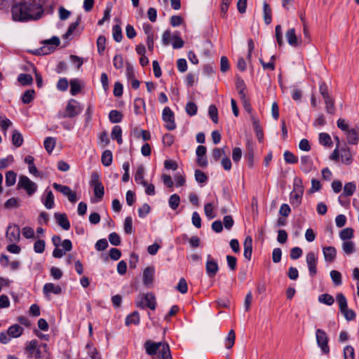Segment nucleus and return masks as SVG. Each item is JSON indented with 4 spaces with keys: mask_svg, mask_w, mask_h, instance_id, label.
<instances>
[{
    "mask_svg": "<svg viewBox=\"0 0 359 359\" xmlns=\"http://www.w3.org/2000/svg\"><path fill=\"white\" fill-rule=\"evenodd\" d=\"M43 13V3L21 0L13 3L11 6L12 20L15 22H27L37 20L42 18Z\"/></svg>",
    "mask_w": 359,
    "mask_h": 359,
    "instance_id": "obj_1",
    "label": "nucleus"
},
{
    "mask_svg": "<svg viewBox=\"0 0 359 359\" xmlns=\"http://www.w3.org/2000/svg\"><path fill=\"white\" fill-rule=\"evenodd\" d=\"M304 194V186L300 178L294 179L293 189L290 194V202L294 208H297L302 203Z\"/></svg>",
    "mask_w": 359,
    "mask_h": 359,
    "instance_id": "obj_2",
    "label": "nucleus"
},
{
    "mask_svg": "<svg viewBox=\"0 0 359 359\" xmlns=\"http://www.w3.org/2000/svg\"><path fill=\"white\" fill-rule=\"evenodd\" d=\"M135 304L140 309L148 307L151 310H154L156 309L155 296L151 292H148L146 294H140L137 297Z\"/></svg>",
    "mask_w": 359,
    "mask_h": 359,
    "instance_id": "obj_3",
    "label": "nucleus"
},
{
    "mask_svg": "<svg viewBox=\"0 0 359 359\" xmlns=\"http://www.w3.org/2000/svg\"><path fill=\"white\" fill-rule=\"evenodd\" d=\"M82 111V107L75 100L72 99L66 106L65 113L59 114V118H73L79 115Z\"/></svg>",
    "mask_w": 359,
    "mask_h": 359,
    "instance_id": "obj_4",
    "label": "nucleus"
},
{
    "mask_svg": "<svg viewBox=\"0 0 359 359\" xmlns=\"http://www.w3.org/2000/svg\"><path fill=\"white\" fill-rule=\"evenodd\" d=\"M162 41L164 45H184V43L179 32L172 33L169 29L163 32Z\"/></svg>",
    "mask_w": 359,
    "mask_h": 359,
    "instance_id": "obj_5",
    "label": "nucleus"
},
{
    "mask_svg": "<svg viewBox=\"0 0 359 359\" xmlns=\"http://www.w3.org/2000/svg\"><path fill=\"white\" fill-rule=\"evenodd\" d=\"M316 342L322 352L327 354L330 351L328 346L329 338L326 332L322 329H317L316 331Z\"/></svg>",
    "mask_w": 359,
    "mask_h": 359,
    "instance_id": "obj_6",
    "label": "nucleus"
},
{
    "mask_svg": "<svg viewBox=\"0 0 359 359\" xmlns=\"http://www.w3.org/2000/svg\"><path fill=\"white\" fill-rule=\"evenodd\" d=\"M164 346H168L166 343H161V342H152L151 341H147L144 343V348L146 350V352L149 355H154L157 353H158L160 357H162L164 355V353L163 352V348H164Z\"/></svg>",
    "mask_w": 359,
    "mask_h": 359,
    "instance_id": "obj_7",
    "label": "nucleus"
},
{
    "mask_svg": "<svg viewBox=\"0 0 359 359\" xmlns=\"http://www.w3.org/2000/svg\"><path fill=\"white\" fill-rule=\"evenodd\" d=\"M18 185L19 188L24 189L29 196H32L37 190L36 184L25 175L20 177Z\"/></svg>",
    "mask_w": 359,
    "mask_h": 359,
    "instance_id": "obj_8",
    "label": "nucleus"
},
{
    "mask_svg": "<svg viewBox=\"0 0 359 359\" xmlns=\"http://www.w3.org/2000/svg\"><path fill=\"white\" fill-rule=\"evenodd\" d=\"M53 187L56 191L67 196L69 202L75 203L77 201L78 198L76 192L72 191L69 187L62 185L56 182L53 184Z\"/></svg>",
    "mask_w": 359,
    "mask_h": 359,
    "instance_id": "obj_9",
    "label": "nucleus"
},
{
    "mask_svg": "<svg viewBox=\"0 0 359 359\" xmlns=\"http://www.w3.org/2000/svg\"><path fill=\"white\" fill-rule=\"evenodd\" d=\"M219 271V265L217 260L210 255H207V261L205 263V272L210 278H214Z\"/></svg>",
    "mask_w": 359,
    "mask_h": 359,
    "instance_id": "obj_10",
    "label": "nucleus"
},
{
    "mask_svg": "<svg viewBox=\"0 0 359 359\" xmlns=\"http://www.w3.org/2000/svg\"><path fill=\"white\" fill-rule=\"evenodd\" d=\"M162 118L163 121L165 123V128L168 130H173L176 128V124L175 123V116L174 113L170 109V107H166L163 109L162 113Z\"/></svg>",
    "mask_w": 359,
    "mask_h": 359,
    "instance_id": "obj_11",
    "label": "nucleus"
},
{
    "mask_svg": "<svg viewBox=\"0 0 359 359\" xmlns=\"http://www.w3.org/2000/svg\"><path fill=\"white\" fill-rule=\"evenodd\" d=\"M79 22L80 18H79L76 22L71 23L69 26L67 32L62 36V39L66 41V43H69L74 38L80 35L81 32L78 29Z\"/></svg>",
    "mask_w": 359,
    "mask_h": 359,
    "instance_id": "obj_12",
    "label": "nucleus"
},
{
    "mask_svg": "<svg viewBox=\"0 0 359 359\" xmlns=\"http://www.w3.org/2000/svg\"><path fill=\"white\" fill-rule=\"evenodd\" d=\"M6 236L11 243H17L20 238V227L16 224L9 225L7 228Z\"/></svg>",
    "mask_w": 359,
    "mask_h": 359,
    "instance_id": "obj_13",
    "label": "nucleus"
},
{
    "mask_svg": "<svg viewBox=\"0 0 359 359\" xmlns=\"http://www.w3.org/2000/svg\"><path fill=\"white\" fill-rule=\"evenodd\" d=\"M306 264L309 268V275L313 277L317 273L318 258L313 252H309L306 257Z\"/></svg>",
    "mask_w": 359,
    "mask_h": 359,
    "instance_id": "obj_14",
    "label": "nucleus"
},
{
    "mask_svg": "<svg viewBox=\"0 0 359 359\" xmlns=\"http://www.w3.org/2000/svg\"><path fill=\"white\" fill-rule=\"evenodd\" d=\"M300 169L307 174L315 170L312 158L309 155H304L300 158Z\"/></svg>",
    "mask_w": 359,
    "mask_h": 359,
    "instance_id": "obj_15",
    "label": "nucleus"
},
{
    "mask_svg": "<svg viewBox=\"0 0 359 359\" xmlns=\"http://www.w3.org/2000/svg\"><path fill=\"white\" fill-rule=\"evenodd\" d=\"M34 354L35 359H50L48 346L46 344H41Z\"/></svg>",
    "mask_w": 359,
    "mask_h": 359,
    "instance_id": "obj_16",
    "label": "nucleus"
},
{
    "mask_svg": "<svg viewBox=\"0 0 359 359\" xmlns=\"http://www.w3.org/2000/svg\"><path fill=\"white\" fill-rule=\"evenodd\" d=\"M57 46H40L34 49H29L27 52L36 55H45L55 51Z\"/></svg>",
    "mask_w": 359,
    "mask_h": 359,
    "instance_id": "obj_17",
    "label": "nucleus"
},
{
    "mask_svg": "<svg viewBox=\"0 0 359 359\" xmlns=\"http://www.w3.org/2000/svg\"><path fill=\"white\" fill-rule=\"evenodd\" d=\"M55 219L57 224L65 230H69L70 228V223L67 219L66 214L55 212L54 215Z\"/></svg>",
    "mask_w": 359,
    "mask_h": 359,
    "instance_id": "obj_18",
    "label": "nucleus"
},
{
    "mask_svg": "<svg viewBox=\"0 0 359 359\" xmlns=\"http://www.w3.org/2000/svg\"><path fill=\"white\" fill-rule=\"evenodd\" d=\"M341 162L344 164L349 165L352 163V156L348 147L344 144L343 147L339 149Z\"/></svg>",
    "mask_w": 359,
    "mask_h": 359,
    "instance_id": "obj_19",
    "label": "nucleus"
},
{
    "mask_svg": "<svg viewBox=\"0 0 359 359\" xmlns=\"http://www.w3.org/2000/svg\"><path fill=\"white\" fill-rule=\"evenodd\" d=\"M154 276V267H147L143 272V283L146 286L152 285Z\"/></svg>",
    "mask_w": 359,
    "mask_h": 359,
    "instance_id": "obj_20",
    "label": "nucleus"
},
{
    "mask_svg": "<svg viewBox=\"0 0 359 359\" xmlns=\"http://www.w3.org/2000/svg\"><path fill=\"white\" fill-rule=\"evenodd\" d=\"M243 256L248 260H250L252 253V238L248 236L245 238L243 243Z\"/></svg>",
    "mask_w": 359,
    "mask_h": 359,
    "instance_id": "obj_21",
    "label": "nucleus"
},
{
    "mask_svg": "<svg viewBox=\"0 0 359 359\" xmlns=\"http://www.w3.org/2000/svg\"><path fill=\"white\" fill-rule=\"evenodd\" d=\"M324 258L326 262H332L336 257L337 250L332 246L324 247L323 248Z\"/></svg>",
    "mask_w": 359,
    "mask_h": 359,
    "instance_id": "obj_22",
    "label": "nucleus"
},
{
    "mask_svg": "<svg viewBox=\"0 0 359 359\" xmlns=\"http://www.w3.org/2000/svg\"><path fill=\"white\" fill-rule=\"evenodd\" d=\"M134 112L136 115H142L146 111L145 102L140 97L135 99L133 102Z\"/></svg>",
    "mask_w": 359,
    "mask_h": 359,
    "instance_id": "obj_23",
    "label": "nucleus"
},
{
    "mask_svg": "<svg viewBox=\"0 0 359 359\" xmlns=\"http://www.w3.org/2000/svg\"><path fill=\"white\" fill-rule=\"evenodd\" d=\"M347 141L351 144H356L359 141V133L356 128L349 129L346 133Z\"/></svg>",
    "mask_w": 359,
    "mask_h": 359,
    "instance_id": "obj_24",
    "label": "nucleus"
},
{
    "mask_svg": "<svg viewBox=\"0 0 359 359\" xmlns=\"http://www.w3.org/2000/svg\"><path fill=\"white\" fill-rule=\"evenodd\" d=\"M43 290L45 294H48L50 293L59 294L62 292V289L60 285H55L52 283H46L43 285Z\"/></svg>",
    "mask_w": 359,
    "mask_h": 359,
    "instance_id": "obj_25",
    "label": "nucleus"
},
{
    "mask_svg": "<svg viewBox=\"0 0 359 359\" xmlns=\"http://www.w3.org/2000/svg\"><path fill=\"white\" fill-rule=\"evenodd\" d=\"M39 346L38 341L36 339L27 342L25 352L28 353L27 357L32 358Z\"/></svg>",
    "mask_w": 359,
    "mask_h": 359,
    "instance_id": "obj_26",
    "label": "nucleus"
},
{
    "mask_svg": "<svg viewBox=\"0 0 359 359\" xmlns=\"http://www.w3.org/2000/svg\"><path fill=\"white\" fill-rule=\"evenodd\" d=\"M23 330V328L20 325L14 324L8 327V334L11 337L17 338L22 334Z\"/></svg>",
    "mask_w": 359,
    "mask_h": 359,
    "instance_id": "obj_27",
    "label": "nucleus"
},
{
    "mask_svg": "<svg viewBox=\"0 0 359 359\" xmlns=\"http://www.w3.org/2000/svg\"><path fill=\"white\" fill-rule=\"evenodd\" d=\"M43 203L47 209H52L54 207V196L52 191L46 189V198L43 200Z\"/></svg>",
    "mask_w": 359,
    "mask_h": 359,
    "instance_id": "obj_28",
    "label": "nucleus"
},
{
    "mask_svg": "<svg viewBox=\"0 0 359 359\" xmlns=\"http://www.w3.org/2000/svg\"><path fill=\"white\" fill-rule=\"evenodd\" d=\"M356 190V185L354 182L346 183L344 187L343 193L340 195L339 198L342 196H351Z\"/></svg>",
    "mask_w": 359,
    "mask_h": 359,
    "instance_id": "obj_29",
    "label": "nucleus"
},
{
    "mask_svg": "<svg viewBox=\"0 0 359 359\" xmlns=\"http://www.w3.org/2000/svg\"><path fill=\"white\" fill-rule=\"evenodd\" d=\"M264 20L266 25H269L272 20V11L269 4L264 1L263 4Z\"/></svg>",
    "mask_w": 359,
    "mask_h": 359,
    "instance_id": "obj_30",
    "label": "nucleus"
},
{
    "mask_svg": "<svg viewBox=\"0 0 359 359\" xmlns=\"http://www.w3.org/2000/svg\"><path fill=\"white\" fill-rule=\"evenodd\" d=\"M285 38L290 45H295L297 42V37L294 28H290L285 32Z\"/></svg>",
    "mask_w": 359,
    "mask_h": 359,
    "instance_id": "obj_31",
    "label": "nucleus"
},
{
    "mask_svg": "<svg viewBox=\"0 0 359 359\" xmlns=\"http://www.w3.org/2000/svg\"><path fill=\"white\" fill-rule=\"evenodd\" d=\"M144 168L142 165H140L137 167V170L135 174V181L137 184H146V181L144 180Z\"/></svg>",
    "mask_w": 359,
    "mask_h": 359,
    "instance_id": "obj_32",
    "label": "nucleus"
},
{
    "mask_svg": "<svg viewBox=\"0 0 359 359\" xmlns=\"http://www.w3.org/2000/svg\"><path fill=\"white\" fill-rule=\"evenodd\" d=\"M125 323L127 326L132 324L138 325L140 323V315L137 311H133L132 313L128 315L126 318Z\"/></svg>",
    "mask_w": 359,
    "mask_h": 359,
    "instance_id": "obj_33",
    "label": "nucleus"
},
{
    "mask_svg": "<svg viewBox=\"0 0 359 359\" xmlns=\"http://www.w3.org/2000/svg\"><path fill=\"white\" fill-rule=\"evenodd\" d=\"M111 138L113 140H116L118 144H121L123 143L122 139V129L119 126H115L112 128L111 131Z\"/></svg>",
    "mask_w": 359,
    "mask_h": 359,
    "instance_id": "obj_34",
    "label": "nucleus"
},
{
    "mask_svg": "<svg viewBox=\"0 0 359 359\" xmlns=\"http://www.w3.org/2000/svg\"><path fill=\"white\" fill-rule=\"evenodd\" d=\"M13 125V123L5 116H0V128L4 133V135H6L7 130Z\"/></svg>",
    "mask_w": 359,
    "mask_h": 359,
    "instance_id": "obj_35",
    "label": "nucleus"
},
{
    "mask_svg": "<svg viewBox=\"0 0 359 359\" xmlns=\"http://www.w3.org/2000/svg\"><path fill=\"white\" fill-rule=\"evenodd\" d=\"M236 88L238 91V93L240 96V98H243L244 97H246L245 95V84L244 81L241 79L238 78L236 81Z\"/></svg>",
    "mask_w": 359,
    "mask_h": 359,
    "instance_id": "obj_36",
    "label": "nucleus"
},
{
    "mask_svg": "<svg viewBox=\"0 0 359 359\" xmlns=\"http://www.w3.org/2000/svg\"><path fill=\"white\" fill-rule=\"evenodd\" d=\"M12 143L16 147H20L23 143V137L22 134L17 130L13 131Z\"/></svg>",
    "mask_w": 359,
    "mask_h": 359,
    "instance_id": "obj_37",
    "label": "nucleus"
},
{
    "mask_svg": "<svg viewBox=\"0 0 359 359\" xmlns=\"http://www.w3.org/2000/svg\"><path fill=\"white\" fill-rule=\"evenodd\" d=\"M56 140L54 137H48L44 140V148L48 154H50L55 148Z\"/></svg>",
    "mask_w": 359,
    "mask_h": 359,
    "instance_id": "obj_38",
    "label": "nucleus"
},
{
    "mask_svg": "<svg viewBox=\"0 0 359 359\" xmlns=\"http://www.w3.org/2000/svg\"><path fill=\"white\" fill-rule=\"evenodd\" d=\"M35 96V91L33 89L27 90L22 95V102L24 104L30 103L34 99Z\"/></svg>",
    "mask_w": 359,
    "mask_h": 359,
    "instance_id": "obj_39",
    "label": "nucleus"
},
{
    "mask_svg": "<svg viewBox=\"0 0 359 359\" xmlns=\"http://www.w3.org/2000/svg\"><path fill=\"white\" fill-rule=\"evenodd\" d=\"M319 142L325 147H331L332 145L331 137L329 134L325 133H321L319 134Z\"/></svg>",
    "mask_w": 359,
    "mask_h": 359,
    "instance_id": "obj_40",
    "label": "nucleus"
},
{
    "mask_svg": "<svg viewBox=\"0 0 359 359\" xmlns=\"http://www.w3.org/2000/svg\"><path fill=\"white\" fill-rule=\"evenodd\" d=\"M109 118L111 123H120L123 118V114L117 110H111L109 114Z\"/></svg>",
    "mask_w": 359,
    "mask_h": 359,
    "instance_id": "obj_41",
    "label": "nucleus"
},
{
    "mask_svg": "<svg viewBox=\"0 0 359 359\" xmlns=\"http://www.w3.org/2000/svg\"><path fill=\"white\" fill-rule=\"evenodd\" d=\"M81 89L80 81L78 79L70 81V93L72 95H77Z\"/></svg>",
    "mask_w": 359,
    "mask_h": 359,
    "instance_id": "obj_42",
    "label": "nucleus"
},
{
    "mask_svg": "<svg viewBox=\"0 0 359 359\" xmlns=\"http://www.w3.org/2000/svg\"><path fill=\"white\" fill-rule=\"evenodd\" d=\"M18 81L22 85V86H27L30 85L33 82L32 76L30 74H19L18 77Z\"/></svg>",
    "mask_w": 359,
    "mask_h": 359,
    "instance_id": "obj_43",
    "label": "nucleus"
},
{
    "mask_svg": "<svg viewBox=\"0 0 359 359\" xmlns=\"http://www.w3.org/2000/svg\"><path fill=\"white\" fill-rule=\"evenodd\" d=\"M93 189V192L95 194V196L96 197L97 201H100L104 194V188L103 184H98L97 186L92 187Z\"/></svg>",
    "mask_w": 359,
    "mask_h": 359,
    "instance_id": "obj_44",
    "label": "nucleus"
},
{
    "mask_svg": "<svg viewBox=\"0 0 359 359\" xmlns=\"http://www.w3.org/2000/svg\"><path fill=\"white\" fill-rule=\"evenodd\" d=\"M102 163L104 166H109L112 162V153L109 150H105L102 154Z\"/></svg>",
    "mask_w": 359,
    "mask_h": 359,
    "instance_id": "obj_45",
    "label": "nucleus"
},
{
    "mask_svg": "<svg viewBox=\"0 0 359 359\" xmlns=\"http://www.w3.org/2000/svg\"><path fill=\"white\" fill-rule=\"evenodd\" d=\"M180 198L179 195L174 194L169 198L168 203L169 206L172 210H176L180 204Z\"/></svg>",
    "mask_w": 359,
    "mask_h": 359,
    "instance_id": "obj_46",
    "label": "nucleus"
},
{
    "mask_svg": "<svg viewBox=\"0 0 359 359\" xmlns=\"http://www.w3.org/2000/svg\"><path fill=\"white\" fill-rule=\"evenodd\" d=\"M16 181V174L15 172L10 170L6 173V185L11 187L15 184Z\"/></svg>",
    "mask_w": 359,
    "mask_h": 359,
    "instance_id": "obj_47",
    "label": "nucleus"
},
{
    "mask_svg": "<svg viewBox=\"0 0 359 359\" xmlns=\"http://www.w3.org/2000/svg\"><path fill=\"white\" fill-rule=\"evenodd\" d=\"M112 32H113V38H114V41L116 42H121V41L123 38L121 26L118 25H114Z\"/></svg>",
    "mask_w": 359,
    "mask_h": 359,
    "instance_id": "obj_48",
    "label": "nucleus"
},
{
    "mask_svg": "<svg viewBox=\"0 0 359 359\" xmlns=\"http://www.w3.org/2000/svg\"><path fill=\"white\" fill-rule=\"evenodd\" d=\"M318 301L320 303L331 306L334 304V299L333 297L329 294H323L318 297Z\"/></svg>",
    "mask_w": 359,
    "mask_h": 359,
    "instance_id": "obj_49",
    "label": "nucleus"
},
{
    "mask_svg": "<svg viewBox=\"0 0 359 359\" xmlns=\"http://www.w3.org/2000/svg\"><path fill=\"white\" fill-rule=\"evenodd\" d=\"M342 249L346 254L351 255L355 251V245L353 242L346 241L343 243Z\"/></svg>",
    "mask_w": 359,
    "mask_h": 359,
    "instance_id": "obj_50",
    "label": "nucleus"
},
{
    "mask_svg": "<svg viewBox=\"0 0 359 359\" xmlns=\"http://www.w3.org/2000/svg\"><path fill=\"white\" fill-rule=\"evenodd\" d=\"M353 236V230L351 228H346L341 230L339 233V237L341 240L346 241L352 238Z\"/></svg>",
    "mask_w": 359,
    "mask_h": 359,
    "instance_id": "obj_51",
    "label": "nucleus"
},
{
    "mask_svg": "<svg viewBox=\"0 0 359 359\" xmlns=\"http://www.w3.org/2000/svg\"><path fill=\"white\" fill-rule=\"evenodd\" d=\"M336 299L339 304L340 311L348 307L346 299L342 293L337 294Z\"/></svg>",
    "mask_w": 359,
    "mask_h": 359,
    "instance_id": "obj_52",
    "label": "nucleus"
},
{
    "mask_svg": "<svg viewBox=\"0 0 359 359\" xmlns=\"http://www.w3.org/2000/svg\"><path fill=\"white\" fill-rule=\"evenodd\" d=\"M235 332L233 330L229 332L228 336L226 338L225 346L226 348H231L235 343Z\"/></svg>",
    "mask_w": 359,
    "mask_h": 359,
    "instance_id": "obj_53",
    "label": "nucleus"
},
{
    "mask_svg": "<svg viewBox=\"0 0 359 359\" xmlns=\"http://www.w3.org/2000/svg\"><path fill=\"white\" fill-rule=\"evenodd\" d=\"M124 231L127 234H131L134 232L133 227V219L131 217H127L124 221Z\"/></svg>",
    "mask_w": 359,
    "mask_h": 359,
    "instance_id": "obj_54",
    "label": "nucleus"
},
{
    "mask_svg": "<svg viewBox=\"0 0 359 359\" xmlns=\"http://www.w3.org/2000/svg\"><path fill=\"white\" fill-rule=\"evenodd\" d=\"M330 277L335 285H341L342 280L340 272L336 270H332L330 271Z\"/></svg>",
    "mask_w": 359,
    "mask_h": 359,
    "instance_id": "obj_55",
    "label": "nucleus"
},
{
    "mask_svg": "<svg viewBox=\"0 0 359 359\" xmlns=\"http://www.w3.org/2000/svg\"><path fill=\"white\" fill-rule=\"evenodd\" d=\"M286 163L294 164L298 162L297 157L289 151H285L283 154Z\"/></svg>",
    "mask_w": 359,
    "mask_h": 359,
    "instance_id": "obj_56",
    "label": "nucleus"
},
{
    "mask_svg": "<svg viewBox=\"0 0 359 359\" xmlns=\"http://www.w3.org/2000/svg\"><path fill=\"white\" fill-rule=\"evenodd\" d=\"M208 114H209L210 118L212 119V121L214 123H217V122H218V111H217V107L215 105L212 104L209 107Z\"/></svg>",
    "mask_w": 359,
    "mask_h": 359,
    "instance_id": "obj_57",
    "label": "nucleus"
},
{
    "mask_svg": "<svg viewBox=\"0 0 359 359\" xmlns=\"http://www.w3.org/2000/svg\"><path fill=\"white\" fill-rule=\"evenodd\" d=\"M204 212H205V216L210 219H213L216 217V215L213 211V205L210 203H206L205 205Z\"/></svg>",
    "mask_w": 359,
    "mask_h": 359,
    "instance_id": "obj_58",
    "label": "nucleus"
},
{
    "mask_svg": "<svg viewBox=\"0 0 359 359\" xmlns=\"http://www.w3.org/2000/svg\"><path fill=\"white\" fill-rule=\"evenodd\" d=\"M344 359H355V351L351 346H346L344 348Z\"/></svg>",
    "mask_w": 359,
    "mask_h": 359,
    "instance_id": "obj_59",
    "label": "nucleus"
},
{
    "mask_svg": "<svg viewBox=\"0 0 359 359\" xmlns=\"http://www.w3.org/2000/svg\"><path fill=\"white\" fill-rule=\"evenodd\" d=\"M45 241L43 240H38L34 244V250L36 253H43L45 250Z\"/></svg>",
    "mask_w": 359,
    "mask_h": 359,
    "instance_id": "obj_60",
    "label": "nucleus"
},
{
    "mask_svg": "<svg viewBox=\"0 0 359 359\" xmlns=\"http://www.w3.org/2000/svg\"><path fill=\"white\" fill-rule=\"evenodd\" d=\"M275 36L276 39V41L278 45H283V37L282 32V27L280 25H278L275 27Z\"/></svg>",
    "mask_w": 359,
    "mask_h": 359,
    "instance_id": "obj_61",
    "label": "nucleus"
},
{
    "mask_svg": "<svg viewBox=\"0 0 359 359\" xmlns=\"http://www.w3.org/2000/svg\"><path fill=\"white\" fill-rule=\"evenodd\" d=\"M185 109L189 115L194 116L197 113L198 107L195 103L189 102L187 104Z\"/></svg>",
    "mask_w": 359,
    "mask_h": 359,
    "instance_id": "obj_62",
    "label": "nucleus"
},
{
    "mask_svg": "<svg viewBox=\"0 0 359 359\" xmlns=\"http://www.w3.org/2000/svg\"><path fill=\"white\" fill-rule=\"evenodd\" d=\"M176 288L182 294H185L187 292V290H188L187 283L184 278H180Z\"/></svg>",
    "mask_w": 359,
    "mask_h": 359,
    "instance_id": "obj_63",
    "label": "nucleus"
},
{
    "mask_svg": "<svg viewBox=\"0 0 359 359\" xmlns=\"http://www.w3.org/2000/svg\"><path fill=\"white\" fill-rule=\"evenodd\" d=\"M109 241L111 245L115 246H118L121 244V238L116 232L111 233L109 235Z\"/></svg>",
    "mask_w": 359,
    "mask_h": 359,
    "instance_id": "obj_64",
    "label": "nucleus"
}]
</instances>
